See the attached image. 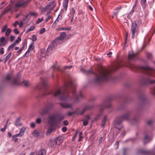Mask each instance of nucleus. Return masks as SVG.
Listing matches in <instances>:
<instances>
[{
  "label": "nucleus",
  "instance_id": "27",
  "mask_svg": "<svg viewBox=\"0 0 155 155\" xmlns=\"http://www.w3.org/2000/svg\"><path fill=\"white\" fill-rule=\"evenodd\" d=\"M54 107V104L52 103H48L45 106V107L48 110L52 109Z\"/></svg>",
  "mask_w": 155,
  "mask_h": 155
},
{
  "label": "nucleus",
  "instance_id": "53",
  "mask_svg": "<svg viewBox=\"0 0 155 155\" xmlns=\"http://www.w3.org/2000/svg\"><path fill=\"white\" fill-rule=\"evenodd\" d=\"M19 24L18 21H15V22L13 23V25L15 27H16L17 26V25H18Z\"/></svg>",
  "mask_w": 155,
  "mask_h": 155
},
{
  "label": "nucleus",
  "instance_id": "5",
  "mask_svg": "<svg viewBox=\"0 0 155 155\" xmlns=\"http://www.w3.org/2000/svg\"><path fill=\"white\" fill-rule=\"evenodd\" d=\"M66 34L65 32H61L60 35L56 38L54 42L51 43L47 48L46 54L47 55H49V53H51V51L55 48L58 44L62 43L63 40L66 36Z\"/></svg>",
  "mask_w": 155,
  "mask_h": 155
},
{
  "label": "nucleus",
  "instance_id": "62",
  "mask_svg": "<svg viewBox=\"0 0 155 155\" xmlns=\"http://www.w3.org/2000/svg\"><path fill=\"white\" fill-rule=\"evenodd\" d=\"M147 56L148 58H150L152 57V55L151 54L149 53L147 54Z\"/></svg>",
  "mask_w": 155,
  "mask_h": 155
},
{
  "label": "nucleus",
  "instance_id": "20",
  "mask_svg": "<svg viewBox=\"0 0 155 155\" xmlns=\"http://www.w3.org/2000/svg\"><path fill=\"white\" fill-rule=\"evenodd\" d=\"M62 140L59 137L57 138L54 141L51 142L52 143H55V145H59L62 142Z\"/></svg>",
  "mask_w": 155,
  "mask_h": 155
},
{
  "label": "nucleus",
  "instance_id": "33",
  "mask_svg": "<svg viewBox=\"0 0 155 155\" xmlns=\"http://www.w3.org/2000/svg\"><path fill=\"white\" fill-rule=\"evenodd\" d=\"M71 27H67L63 28L62 27L61 28H58V30H69L71 29Z\"/></svg>",
  "mask_w": 155,
  "mask_h": 155
},
{
  "label": "nucleus",
  "instance_id": "11",
  "mask_svg": "<svg viewBox=\"0 0 155 155\" xmlns=\"http://www.w3.org/2000/svg\"><path fill=\"white\" fill-rule=\"evenodd\" d=\"M141 82L144 84L155 83V80H152L148 78H142L140 81Z\"/></svg>",
  "mask_w": 155,
  "mask_h": 155
},
{
  "label": "nucleus",
  "instance_id": "54",
  "mask_svg": "<svg viewBox=\"0 0 155 155\" xmlns=\"http://www.w3.org/2000/svg\"><path fill=\"white\" fill-rule=\"evenodd\" d=\"M7 42H4V43H2L1 42H0V47L1 46H4L7 44Z\"/></svg>",
  "mask_w": 155,
  "mask_h": 155
},
{
  "label": "nucleus",
  "instance_id": "6",
  "mask_svg": "<svg viewBox=\"0 0 155 155\" xmlns=\"http://www.w3.org/2000/svg\"><path fill=\"white\" fill-rule=\"evenodd\" d=\"M64 118L62 115H57L56 114L51 115L48 117L49 122L51 124H55L57 125L60 121L62 120Z\"/></svg>",
  "mask_w": 155,
  "mask_h": 155
},
{
  "label": "nucleus",
  "instance_id": "34",
  "mask_svg": "<svg viewBox=\"0 0 155 155\" xmlns=\"http://www.w3.org/2000/svg\"><path fill=\"white\" fill-rule=\"evenodd\" d=\"M12 55V53L11 52H10L8 54L7 56L5 58V62H6L7 61L8 59Z\"/></svg>",
  "mask_w": 155,
  "mask_h": 155
},
{
  "label": "nucleus",
  "instance_id": "42",
  "mask_svg": "<svg viewBox=\"0 0 155 155\" xmlns=\"http://www.w3.org/2000/svg\"><path fill=\"white\" fill-rule=\"evenodd\" d=\"M7 27L8 26L7 25H5L2 29V32H4L6 30Z\"/></svg>",
  "mask_w": 155,
  "mask_h": 155
},
{
  "label": "nucleus",
  "instance_id": "60",
  "mask_svg": "<svg viewBox=\"0 0 155 155\" xmlns=\"http://www.w3.org/2000/svg\"><path fill=\"white\" fill-rule=\"evenodd\" d=\"M67 128L65 127H64L62 128V130L64 132H65L67 131Z\"/></svg>",
  "mask_w": 155,
  "mask_h": 155
},
{
  "label": "nucleus",
  "instance_id": "13",
  "mask_svg": "<svg viewBox=\"0 0 155 155\" xmlns=\"http://www.w3.org/2000/svg\"><path fill=\"white\" fill-rule=\"evenodd\" d=\"M138 52L134 53L132 52L129 53L128 58L129 60H136L138 58Z\"/></svg>",
  "mask_w": 155,
  "mask_h": 155
},
{
  "label": "nucleus",
  "instance_id": "3",
  "mask_svg": "<svg viewBox=\"0 0 155 155\" xmlns=\"http://www.w3.org/2000/svg\"><path fill=\"white\" fill-rule=\"evenodd\" d=\"M21 76L19 74H18L15 77H13L10 74H8L5 78L4 81V83H8L14 85H18L21 84L25 87H28L30 83L27 81H21Z\"/></svg>",
  "mask_w": 155,
  "mask_h": 155
},
{
  "label": "nucleus",
  "instance_id": "25",
  "mask_svg": "<svg viewBox=\"0 0 155 155\" xmlns=\"http://www.w3.org/2000/svg\"><path fill=\"white\" fill-rule=\"evenodd\" d=\"M79 114V109H77L74 112H69L68 114L69 116H71L73 115V114Z\"/></svg>",
  "mask_w": 155,
  "mask_h": 155
},
{
  "label": "nucleus",
  "instance_id": "38",
  "mask_svg": "<svg viewBox=\"0 0 155 155\" xmlns=\"http://www.w3.org/2000/svg\"><path fill=\"white\" fill-rule=\"evenodd\" d=\"M35 28V26H31V27L28 29L26 31V32L28 33L30 31L33 30Z\"/></svg>",
  "mask_w": 155,
  "mask_h": 155
},
{
  "label": "nucleus",
  "instance_id": "37",
  "mask_svg": "<svg viewBox=\"0 0 155 155\" xmlns=\"http://www.w3.org/2000/svg\"><path fill=\"white\" fill-rule=\"evenodd\" d=\"M16 45V44L14 43L11 45L8 49V50H10L11 48H13Z\"/></svg>",
  "mask_w": 155,
  "mask_h": 155
},
{
  "label": "nucleus",
  "instance_id": "59",
  "mask_svg": "<svg viewBox=\"0 0 155 155\" xmlns=\"http://www.w3.org/2000/svg\"><path fill=\"white\" fill-rule=\"evenodd\" d=\"M14 32L16 34H18L19 33V31H18L17 28H15L14 29Z\"/></svg>",
  "mask_w": 155,
  "mask_h": 155
},
{
  "label": "nucleus",
  "instance_id": "46",
  "mask_svg": "<svg viewBox=\"0 0 155 155\" xmlns=\"http://www.w3.org/2000/svg\"><path fill=\"white\" fill-rule=\"evenodd\" d=\"M128 150V148H124L123 149V155H126V152Z\"/></svg>",
  "mask_w": 155,
  "mask_h": 155
},
{
  "label": "nucleus",
  "instance_id": "55",
  "mask_svg": "<svg viewBox=\"0 0 155 155\" xmlns=\"http://www.w3.org/2000/svg\"><path fill=\"white\" fill-rule=\"evenodd\" d=\"M45 31V29L44 28H42L40 31V33L41 34H42L44 33Z\"/></svg>",
  "mask_w": 155,
  "mask_h": 155
},
{
  "label": "nucleus",
  "instance_id": "52",
  "mask_svg": "<svg viewBox=\"0 0 155 155\" xmlns=\"http://www.w3.org/2000/svg\"><path fill=\"white\" fill-rule=\"evenodd\" d=\"M6 128H7L6 125H5V126H4V127L3 128L1 129L0 130L2 132H4L5 131Z\"/></svg>",
  "mask_w": 155,
  "mask_h": 155
},
{
  "label": "nucleus",
  "instance_id": "8",
  "mask_svg": "<svg viewBox=\"0 0 155 155\" xmlns=\"http://www.w3.org/2000/svg\"><path fill=\"white\" fill-rule=\"evenodd\" d=\"M138 23L139 21H135L134 23H132L131 31L132 33V38L133 39L138 33L139 31L138 29Z\"/></svg>",
  "mask_w": 155,
  "mask_h": 155
},
{
  "label": "nucleus",
  "instance_id": "9",
  "mask_svg": "<svg viewBox=\"0 0 155 155\" xmlns=\"http://www.w3.org/2000/svg\"><path fill=\"white\" fill-rule=\"evenodd\" d=\"M123 122L122 120L120 118L118 117H117L114 122L115 127L118 130L122 128L123 127Z\"/></svg>",
  "mask_w": 155,
  "mask_h": 155
},
{
  "label": "nucleus",
  "instance_id": "18",
  "mask_svg": "<svg viewBox=\"0 0 155 155\" xmlns=\"http://www.w3.org/2000/svg\"><path fill=\"white\" fill-rule=\"evenodd\" d=\"M139 98L140 101L143 104H144L147 102V99L145 95L144 94L141 93L139 96Z\"/></svg>",
  "mask_w": 155,
  "mask_h": 155
},
{
  "label": "nucleus",
  "instance_id": "14",
  "mask_svg": "<svg viewBox=\"0 0 155 155\" xmlns=\"http://www.w3.org/2000/svg\"><path fill=\"white\" fill-rule=\"evenodd\" d=\"M56 2H55L52 1L49 2L47 5V6L50 11L53 10L55 7Z\"/></svg>",
  "mask_w": 155,
  "mask_h": 155
},
{
  "label": "nucleus",
  "instance_id": "29",
  "mask_svg": "<svg viewBox=\"0 0 155 155\" xmlns=\"http://www.w3.org/2000/svg\"><path fill=\"white\" fill-rule=\"evenodd\" d=\"M138 152L142 154H147L151 153V151L140 150L138 151Z\"/></svg>",
  "mask_w": 155,
  "mask_h": 155
},
{
  "label": "nucleus",
  "instance_id": "7",
  "mask_svg": "<svg viewBox=\"0 0 155 155\" xmlns=\"http://www.w3.org/2000/svg\"><path fill=\"white\" fill-rule=\"evenodd\" d=\"M111 106V104L108 101L104 102L101 105L100 107V112L98 114L94 119V120H98L102 115V112L103 110L106 108H110Z\"/></svg>",
  "mask_w": 155,
  "mask_h": 155
},
{
  "label": "nucleus",
  "instance_id": "12",
  "mask_svg": "<svg viewBox=\"0 0 155 155\" xmlns=\"http://www.w3.org/2000/svg\"><path fill=\"white\" fill-rule=\"evenodd\" d=\"M48 124L50 126V127L48 129L46 134L47 136L50 135L52 132L56 129V127H54V126H57L55 124H51L49 122V119L48 120Z\"/></svg>",
  "mask_w": 155,
  "mask_h": 155
},
{
  "label": "nucleus",
  "instance_id": "40",
  "mask_svg": "<svg viewBox=\"0 0 155 155\" xmlns=\"http://www.w3.org/2000/svg\"><path fill=\"white\" fill-rule=\"evenodd\" d=\"M51 68L53 69V70L54 71H58L59 70V68L58 67H56L55 65L52 66Z\"/></svg>",
  "mask_w": 155,
  "mask_h": 155
},
{
  "label": "nucleus",
  "instance_id": "4",
  "mask_svg": "<svg viewBox=\"0 0 155 155\" xmlns=\"http://www.w3.org/2000/svg\"><path fill=\"white\" fill-rule=\"evenodd\" d=\"M128 66L130 69L135 72L140 71L149 76L155 77V71L148 66L141 67L131 63H129Z\"/></svg>",
  "mask_w": 155,
  "mask_h": 155
},
{
  "label": "nucleus",
  "instance_id": "39",
  "mask_svg": "<svg viewBox=\"0 0 155 155\" xmlns=\"http://www.w3.org/2000/svg\"><path fill=\"white\" fill-rule=\"evenodd\" d=\"M151 94L153 95H155V86L153 87L151 89Z\"/></svg>",
  "mask_w": 155,
  "mask_h": 155
},
{
  "label": "nucleus",
  "instance_id": "21",
  "mask_svg": "<svg viewBox=\"0 0 155 155\" xmlns=\"http://www.w3.org/2000/svg\"><path fill=\"white\" fill-rule=\"evenodd\" d=\"M90 117L88 115H86L85 117V119L84 120H82V121H83V125L84 126H86L88 124V120H90Z\"/></svg>",
  "mask_w": 155,
  "mask_h": 155
},
{
  "label": "nucleus",
  "instance_id": "63",
  "mask_svg": "<svg viewBox=\"0 0 155 155\" xmlns=\"http://www.w3.org/2000/svg\"><path fill=\"white\" fill-rule=\"evenodd\" d=\"M7 12V11H6V10L5 9L3 11H2V15H4L6 14V13Z\"/></svg>",
  "mask_w": 155,
  "mask_h": 155
},
{
  "label": "nucleus",
  "instance_id": "15",
  "mask_svg": "<svg viewBox=\"0 0 155 155\" xmlns=\"http://www.w3.org/2000/svg\"><path fill=\"white\" fill-rule=\"evenodd\" d=\"M93 106L92 105H89L85 106L84 108L81 111L79 110V114L80 115H83L86 111L92 108Z\"/></svg>",
  "mask_w": 155,
  "mask_h": 155
},
{
  "label": "nucleus",
  "instance_id": "36",
  "mask_svg": "<svg viewBox=\"0 0 155 155\" xmlns=\"http://www.w3.org/2000/svg\"><path fill=\"white\" fill-rule=\"evenodd\" d=\"M11 31L10 28L7 29L5 33V35L6 36H8L11 33Z\"/></svg>",
  "mask_w": 155,
  "mask_h": 155
},
{
  "label": "nucleus",
  "instance_id": "45",
  "mask_svg": "<svg viewBox=\"0 0 155 155\" xmlns=\"http://www.w3.org/2000/svg\"><path fill=\"white\" fill-rule=\"evenodd\" d=\"M31 40L34 41L37 40V38L35 35H33L31 37Z\"/></svg>",
  "mask_w": 155,
  "mask_h": 155
},
{
  "label": "nucleus",
  "instance_id": "24",
  "mask_svg": "<svg viewBox=\"0 0 155 155\" xmlns=\"http://www.w3.org/2000/svg\"><path fill=\"white\" fill-rule=\"evenodd\" d=\"M107 116L106 115L104 116L103 120L101 122V125L103 127H105V123L107 121Z\"/></svg>",
  "mask_w": 155,
  "mask_h": 155
},
{
  "label": "nucleus",
  "instance_id": "1",
  "mask_svg": "<svg viewBox=\"0 0 155 155\" xmlns=\"http://www.w3.org/2000/svg\"><path fill=\"white\" fill-rule=\"evenodd\" d=\"M75 87V85L72 81H69L65 82L63 87L61 89L47 90L46 83L43 81L38 85V87L40 89L42 88L44 89V92L39 96L41 98L46 95L51 94L54 97H58L61 100H67L69 99L68 93L69 90H71L72 98L78 102L83 97V95L81 92L78 93L76 92Z\"/></svg>",
  "mask_w": 155,
  "mask_h": 155
},
{
  "label": "nucleus",
  "instance_id": "44",
  "mask_svg": "<svg viewBox=\"0 0 155 155\" xmlns=\"http://www.w3.org/2000/svg\"><path fill=\"white\" fill-rule=\"evenodd\" d=\"M30 13L31 14V16H35L38 15L37 13L36 12H30Z\"/></svg>",
  "mask_w": 155,
  "mask_h": 155
},
{
  "label": "nucleus",
  "instance_id": "28",
  "mask_svg": "<svg viewBox=\"0 0 155 155\" xmlns=\"http://www.w3.org/2000/svg\"><path fill=\"white\" fill-rule=\"evenodd\" d=\"M46 151L45 149H42L40 150L38 153V155H45Z\"/></svg>",
  "mask_w": 155,
  "mask_h": 155
},
{
  "label": "nucleus",
  "instance_id": "47",
  "mask_svg": "<svg viewBox=\"0 0 155 155\" xmlns=\"http://www.w3.org/2000/svg\"><path fill=\"white\" fill-rule=\"evenodd\" d=\"M41 121V120L40 118H38L36 119V122L37 124H40Z\"/></svg>",
  "mask_w": 155,
  "mask_h": 155
},
{
  "label": "nucleus",
  "instance_id": "51",
  "mask_svg": "<svg viewBox=\"0 0 155 155\" xmlns=\"http://www.w3.org/2000/svg\"><path fill=\"white\" fill-rule=\"evenodd\" d=\"M43 18H42L41 19L40 18H38V20L36 22L38 24L39 23L41 22L42 21H43Z\"/></svg>",
  "mask_w": 155,
  "mask_h": 155
},
{
  "label": "nucleus",
  "instance_id": "41",
  "mask_svg": "<svg viewBox=\"0 0 155 155\" xmlns=\"http://www.w3.org/2000/svg\"><path fill=\"white\" fill-rule=\"evenodd\" d=\"M33 134L34 136L35 137H38V132L36 130H35L34 131V132L33 133Z\"/></svg>",
  "mask_w": 155,
  "mask_h": 155
},
{
  "label": "nucleus",
  "instance_id": "49",
  "mask_svg": "<svg viewBox=\"0 0 155 155\" xmlns=\"http://www.w3.org/2000/svg\"><path fill=\"white\" fill-rule=\"evenodd\" d=\"M24 48V47L23 46L22 47L20 48L18 51L17 52L19 53V54H21V51L23 50Z\"/></svg>",
  "mask_w": 155,
  "mask_h": 155
},
{
  "label": "nucleus",
  "instance_id": "2",
  "mask_svg": "<svg viewBox=\"0 0 155 155\" xmlns=\"http://www.w3.org/2000/svg\"><path fill=\"white\" fill-rule=\"evenodd\" d=\"M123 66L120 62H117L110 70L104 67L101 68L98 70L97 73L95 74V76L93 80V83L95 84H101L103 82L110 80L111 78V72Z\"/></svg>",
  "mask_w": 155,
  "mask_h": 155
},
{
  "label": "nucleus",
  "instance_id": "48",
  "mask_svg": "<svg viewBox=\"0 0 155 155\" xmlns=\"http://www.w3.org/2000/svg\"><path fill=\"white\" fill-rule=\"evenodd\" d=\"M5 38L4 37H2L1 38H0V41L1 42L4 43V42H6V41H5Z\"/></svg>",
  "mask_w": 155,
  "mask_h": 155
},
{
  "label": "nucleus",
  "instance_id": "19",
  "mask_svg": "<svg viewBox=\"0 0 155 155\" xmlns=\"http://www.w3.org/2000/svg\"><path fill=\"white\" fill-rule=\"evenodd\" d=\"M61 106L65 108H71L73 106V104L67 103H62L60 104Z\"/></svg>",
  "mask_w": 155,
  "mask_h": 155
},
{
  "label": "nucleus",
  "instance_id": "30",
  "mask_svg": "<svg viewBox=\"0 0 155 155\" xmlns=\"http://www.w3.org/2000/svg\"><path fill=\"white\" fill-rule=\"evenodd\" d=\"M39 9L41 10V13L43 14L44 13L47 9H48V8L46 5L45 8L41 7L39 8Z\"/></svg>",
  "mask_w": 155,
  "mask_h": 155
},
{
  "label": "nucleus",
  "instance_id": "56",
  "mask_svg": "<svg viewBox=\"0 0 155 155\" xmlns=\"http://www.w3.org/2000/svg\"><path fill=\"white\" fill-rule=\"evenodd\" d=\"M31 14H30V12H29V13L27 14L26 16V18H27V19H29L31 18Z\"/></svg>",
  "mask_w": 155,
  "mask_h": 155
},
{
  "label": "nucleus",
  "instance_id": "58",
  "mask_svg": "<svg viewBox=\"0 0 155 155\" xmlns=\"http://www.w3.org/2000/svg\"><path fill=\"white\" fill-rule=\"evenodd\" d=\"M71 11H72V15L73 16H74V15L75 13V11L74 8H71Z\"/></svg>",
  "mask_w": 155,
  "mask_h": 155
},
{
  "label": "nucleus",
  "instance_id": "35",
  "mask_svg": "<svg viewBox=\"0 0 155 155\" xmlns=\"http://www.w3.org/2000/svg\"><path fill=\"white\" fill-rule=\"evenodd\" d=\"M138 121V118L137 117H134L132 120L131 118V121H130L133 123H135L137 122Z\"/></svg>",
  "mask_w": 155,
  "mask_h": 155
},
{
  "label": "nucleus",
  "instance_id": "50",
  "mask_svg": "<svg viewBox=\"0 0 155 155\" xmlns=\"http://www.w3.org/2000/svg\"><path fill=\"white\" fill-rule=\"evenodd\" d=\"M153 123V120H150L147 121V124L148 125H151Z\"/></svg>",
  "mask_w": 155,
  "mask_h": 155
},
{
  "label": "nucleus",
  "instance_id": "32",
  "mask_svg": "<svg viewBox=\"0 0 155 155\" xmlns=\"http://www.w3.org/2000/svg\"><path fill=\"white\" fill-rule=\"evenodd\" d=\"M45 51L44 49H42L41 50V54L40 56L41 57H44L45 56Z\"/></svg>",
  "mask_w": 155,
  "mask_h": 155
},
{
  "label": "nucleus",
  "instance_id": "16",
  "mask_svg": "<svg viewBox=\"0 0 155 155\" xmlns=\"http://www.w3.org/2000/svg\"><path fill=\"white\" fill-rule=\"evenodd\" d=\"M26 4V2H25L23 0H20L15 4V6L17 8L24 7L25 6Z\"/></svg>",
  "mask_w": 155,
  "mask_h": 155
},
{
  "label": "nucleus",
  "instance_id": "22",
  "mask_svg": "<svg viewBox=\"0 0 155 155\" xmlns=\"http://www.w3.org/2000/svg\"><path fill=\"white\" fill-rule=\"evenodd\" d=\"M21 117H19L16 120L14 124L16 126L18 127L22 125V124L21 122Z\"/></svg>",
  "mask_w": 155,
  "mask_h": 155
},
{
  "label": "nucleus",
  "instance_id": "57",
  "mask_svg": "<svg viewBox=\"0 0 155 155\" xmlns=\"http://www.w3.org/2000/svg\"><path fill=\"white\" fill-rule=\"evenodd\" d=\"M52 141H52V140H51L49 142V144L51 146V147H52L53 146H54V145H55V143H51V142Z\"/></svg>",
  "mask_w": 155,
  "mask_h": 155
},
{
  "label": "nucleus",
  "instance_id": "26",
  "mask_svg": "<svg viewBox=\"0 0 155 155\" xmlns=\"http://www.w3.org/2000/svg\"><path fill=\"white\" fill-rule=\"evenodd\" d=\"M48 110L45 107V109H43L40 112V114L42 115H45L48 113Z\"/></svg>",
  "mask_w": 155,
  "mask_h": 155
},
{
  "label": "nucleus",
  "instance_id": "31",
  "mask_svg": "<svg viewBox=\"0 0 155 155\" xmlns=\"http://www.w3.org/2000/svg\"><path fill=\"white\" fill-rule=\"evenodd\" d=\"M150 139L148 136L147 134L145 135L144 138V143H147L150 141Z\"/></svg>",
  "mask_w": 155,
  "mask_h": 155
},
{
  "label": "nucleus",
  "instance_id": "17",
  "mask_svg": "<svg viewBox=\"0 0 155 155\" xmlns=\"http://www.w3.org/2000/svg\"><path fill=\"white\" fill-rule=\"evenodd\" d=\"M25 130V127H22L20 130L19 134L13 135L12 136L13 138L17 137L18 136L21 137L24 135V134Z\"/></svg>",
  "mask_w": 155,
  "mask_h": 155
},
{
  "label": "nucleus",
  "instance_id": "10",
  "mask_svg": "<svg viewBox=\"0 0 155 155\" xmlns=\"http://www.w3.org/2000/svg\"><path fill=\"white\" fill-rule=\"evenodd\" d=\"M123 121L124 120L128 121H131V112L130 111L127 112L120 116L118 117Z\"/></svg>",
  "mask_w": 155,
  "mask_h": 155
},
{
  "label": "nucleus",
  "instance_id": "23",
  "mask_svg": "<svg viewBox=\"0 0 155 155\" xmlns=\"http://www.w3.org/2000/svg\"><path fill=\"white\" fill-rule=\"evenodd\" d=\"M81 70L83 73H84L86 74H90L93 73V72L91 70H86L84 68H81Z\"/></svg>",
  "mask_w": 155,
  "mask_h": 155
},
{
  "label": "nucleus",
  "instance_id": "61",
  "mask_svg": "<svg viewBox=\"0 0 155 155\" xmlns=\"http://www.w3.org/2000/svg\"><path fill=\"white\" fill-rule=\"evenodd\" d=\"M63 124L65 125H68V122L67 120H65L63 122Z\"/></svg>",
  "mask_w": 155,
  "mask_h": 155
},
{
  "label": "nucleus",
  "instance_id": "64",
  "mask_svg": "<svg viewBox=\"0 0 155 155\" xmlns=\"http://www.w3.org/2000/svg\"><path fill=\"white\" fill-rule=\"evenodd\" d=\"M15 38V37L14 36H13L12 35L10 37L11 41L12 42L13 41Z\"/></svg>",
  "mask_w": 155,
  "mask_h": 155
},
{
  "label": "nucleus",
  "instance_id": "43",
  "mask_svg": "<svg viewBox=\"0 0 155 155\" xmlns=\"http://www.w3.org/2000/svg\"><path fill=\"white\" fill-rule=\"evenodd\" d=\"M21 41V38L20 37H18V38L17 39L15 40L14 43L16 44V43H19V41Z\"/></svg>",
  "mask_w": 155,
  "mask_h": 155
}]
</instances>
